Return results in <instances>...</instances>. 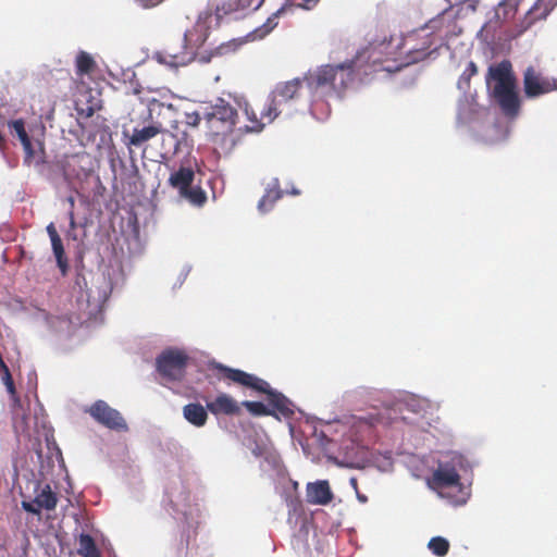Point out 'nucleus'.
<instances>
[{"label":"nucleus","instance_id":"obj_19","mask_svg":"<svg viewBox=\"0 0 557 557\" xmlns=\"http://www.w3.org/2000/svg\"><path fill=\"white\" fill-rule=\"evenodd\" d=\"M268 111V102L264 104L260 112V117L248 104L245 106L244 112L248 120V124L245 125L246 132H261L267 124H271L277 116H264Z\"/></svg>","mask_w":557,"mask_h":557},{"label":"nucleus","instance_id":"obj_30","mask_svg":"<svg viewBox=\"0 0 557 557\" xmlns=\"http://www.w3.org/2000/svg\"><path fill=\"white\" fill-rule=\"evenodd\" d=\"M9 127L11 129V134L13 136H16L20 139L22 145H23V143L32 139L25 129V123L22 119L14 120V121L10 122Z\"/></svg>","mask_w":557,"mask_h":557},{"label":"nucleus","instance_id":"obj_40","mask_svg":"<svg viewBox=\"0 0 557 557\" xmlns=\"http://www.w3.org/2000/svg\"><path fill=\"white\" fill-rule=\"evenodd\" d=\"M69 222H70L71 230H75L76 228V222H75L74 210H70V212H69Z\"/></svg>","mask_w":557,"mask_h":557},{"label":"nucleus","instance_id":"obj_9","mask_svg":"<svg viewBox=\"0 0 557 557\" xmlns=\"http://www.w3.org/2000/svg\"><path fill=\"white\" fill-rule=\"evenodd\" d=\"M202 114L206 121L220 122L226 131H232L238 119L237 110L222 98H219L214 104L206 107Z\"/></svg>","mask_w":557,"mask_h":557},{"label":"nucleus","instance_id":"obj_45","mask_svg":"<svg viewBox=\"0 0 557 557\" xmlns=\"http://www.w3.org/2000/svg\"><path fill=\"white\" fill-rule=\"evenodd\" d=\"M188 124H190V114L187 115Z\"/></svg>","mask_w":557,"mask_h":557},{"label":"nucleus","instance_id":"obj_4","mask_svg":"<svg viewBox=\"0 0 557 557\" xmlns=\"http://www.w3.org/2000/svg\"><path fill=\"white\" fill-rule=\"evenodd\" d=\"M207 33L202 25H196L184 33L182 44H169L165 54L170 59L169 64L184 66L195 60L197 50L205 44Z\"/></svg>","mask_w":557,"mask_h":557},{"label":"nucleus","instance_id":"obj_25","mask_svg":"<svg viewBox=\"0 0 557 557\" xmlns=\"http://www.w3.org/2000/svg\"><path fill=\"white\" fill-rule=\"evenodd\" d=\"M243 11L238 0H224L215 7L214 16L218 22L234 13Z\"/></svg>","mask_w":557,"mask_h":557},{"label":"nucleus","instance_id":"obj_28","mask_svg":"<svg viewBox=\"0 0 557 557\" xmlns=\"http://www.w3.org/2000/svg\"><path fill=\"white\" fill-rule=\"evenodd\" d=\"M243 44L244 41L242 39H232L227 42H223L211 52V57L233 53L237 51Z\"/></svg>","mask_w":557,"mask_h":557},{"label":"nucleus","instance_id":"obj_13","mask_svg":"<svg viewBox=\"0 0 557 557\" xmlns=\"http://www.w3.org/2000/svg\"><path fill=\"white\" fill-rule=\"evenodd\" d=\"M523 87L524 92L529 98L537 97L540 95L549 92L553 89L550 84L546 81H543L532 66H529L524 72Z\"/></svg>","mask_w":557,"mask_h":557},{"label":"nucleus","instance_id":"obj_14","mask_svg":"<svg viewBox=\"0 0 557 557\" xmlns=\"http://www.w3.org/2000/svg\"><path fill=\"white\" fill-rule=\"evenodd\" d=\"M307 503L311 505H327L334 495L327 481L308 483L306 487Z\"/></svg>","mask_w":557,"mask_h":557},{"label":"nucleus","instance_id":"obj_3","mask_svg":"<svg viewBox=\"0 0 557 557\" xmlns=\"http://www.w3.org/2000/svg\"><path fill=\"white\" fill-rule=\"evenodd\" d=\"M490 75L495 81L492 91L494 100L505 116L516 117L520 112L521 101L510 62L503 61L495 66H491Z\"/></svg>","mask_w":557,"mask_h":557},{"label":"nucleus","instance_id":"obj_34","mask_svg":"<svg viewBox=\"0 0 557 557\" xmlns=\"http://www.w3.org/2000/svg\"><path fill=\"white\" fill-rule=\"evenodd\" d=\"M22 505V508L27 511V512H30V513H34V515H40V508L38 505H36L34 503V500L30 503V502H26V500H23L21 503Z\"/></svg>","mask_w":557,"mask_h":557},{"label":"nucleus","instance_id":"obj_23","mask_svg":"<svg viewBox=\"0 0 557 557\" xmlns=\"http://www.w3.org/2000/svg\"><path fill=\"white\" fill-rule=\"evenodd\" d=\"M180 197L196 207H202L207 202V193L200 186L190 185L180 194Z\"/></svg>","mask_w":557,"mask_h":557},{"label":"nucleus","instance_id":"obj_11","mask_svg":"<svg viewBox=\"0 0 557 557\" xmlns=\"http://www.w3.org/2000/svg\"><path fill=\"white\" fill-rule=\"evenodd\" d=\"M163 132V125L161 122L151 121L148 125L143 127L136 126L133 128L132 134H127L123 131L125 138V145L127 147H143L147 141L154 138Z\"/></svg>","mask_w":557,"mask_h":557},{"label":"nucleus","instance_id":"obj_8","mask_svg":"<svg viewBox=\"0 0 557 557\" xmlns=\"http://www.w3.org/2000/svg\"><path fill=\"white\" fill-rule=\"evenodd\" d=\"M95 421L99 424L117 432L128 430L123 416L116 409L110 407L104 400L95 401L87 410Z\"/></svg>","mask_w":557,"mask_h":557},{"label":"nucleus","instance_id":"obj_1","mask_svg":"<svg viewBox=\"0 0 557 557\" xmlns=\"http://www.w3.org/2000/svg\"><path fill=\"white\" fill-rule=\"evenodd\" d=\"M391 44L392 39L386 44V37L381 41L373 40L359 50L351 60L336 65H321L313 73L307 75L305 81L313 90L330 87L338 96H342L356 77L376 71V65L383 61L381 54L391 53L386 51Z\"/></svg>","mask_w":557,"mask_h":557},{"label":"nucleus","instance_id":"obj_22","mask_svg":"<svg viewBox=\"0 0 557 557\" xmlns=\"http://www.w3.org/2000/svg\"><path fill=\"white\" fill-rule=\"evenodd\" d=\"M34 503L38 505L40 509L53 510L57 507L58 497L55 493L51 491L50 485L46 484L34 498Z\"/></svg>","mask_w":557,"mask_h":557},{"label":"nucleus","instance_id":"obj_39","mask_svg":"<svg viewBox=\"0 0 557 557\" xmlns=\"http://www.w3.org/2000/svg\"><path fill=\"white\" fill-rule=\"evenodd\" d=\"M304 3L301 4V8L306 9V10H310L312 9L313 7L317 5V3L320 1V0H302Z\"/></svg>","mask_w":557,"mask_h":557},{"label":"nucleus","instance_id":"obj_10","mask_svg":"<svg viewBox=\"0 0 557 557\" xmlns=\"http://www.w3.org/2000/svg\"><path fill=\"white\" fill-rule=\"evenodd\" d=\"M429 485L433 490L461 486L460 475L453 465L448 462L440 463L437 469L433 471Z\"/></svg>","mask_w":557,"mask_h":557},{"label":"nucleus","instance_id":"obj_24","mask_svg":"<svg viewBox=\"0 0 557 557\" xmlns=\"http://www.w3.org/2000/svg\"><path fill=\"white\" fill-rule=\"evenodd\" d=\"M77 553L82 557H100V552L96 546L94 539L89 534H81L78 540Z\"/></svg>","mask_w":557,"mask_h":557},{"label":"nucleus","instance_id":"obj_44","mask_svg":"<svg viewBox=\"0 0 557 557\" xmlns=\"http://www.w3.org/2000/svg\"><path fill=\"white\" fill-rule=\"evenodd\" d=\"M199 116L197 115L196 119H193L194 125H197L199 123Z\"/></svg>","mask_w":557,"mask_h":557},{"label":"nucleus","instance_id":"obj_33","mask_svg":"<svg viewBox=\"0 0 557 557\" xmlns=\"http://www.w3.org/2000/svg\"><path fill=\"white\" fill-rule=\"evenodd\" d=\"M0 374L2 375V380H3L4 385L7 386L8 392L10 394H14L15 386H14V382H13L12 375L10 373V370L5 369V371L1 372Z\"/></svg>","mask_w":557,"mask_h":557},{"label":"nucleus","instance_id":"obj_41","mask_svg":"<svg viewBox=\"0 0 557 557\" xmlns=\"http://www.w3.org/2000/svg\"><path fill=\"white\" fill-rule=\"evenodd\" d=\"M67 202L70 203V207H71V209H70V210H74V206H75V199H74V197L70 196V197L67 198Z\"/></svg>","mask_w":557,"mask_h":557},{"label":"nucleus","instance_id":"obj_18","mask_svg":"<svg viewBox=\"0 0 557 557\" xmlns=\"http://www.w3.org/2000/svg\"><path fill=\"white\" fill-rule=\"evenodd\" d=\"M283 190L280 181L274 178L265 188L264 195L258 202V210L261 213H267L274 207L275 202L283 197Z\"/></svg>","mask_w":557,"mask_h":557},{"label":"nucleus","instance_id":"obj_2","mask_svg":"<svg viewBox=\"0 0 557 557\" xmlns=\"http://www.w3.org/2000/svg\"><path fill=\"white\" fill-rule=\"evenodd\" d=\"M213 369L221 372L225 379L238 385L267 394L268 407L274 410L275 417L276 413H280L285 418H288L294 413L290 408V401L282 393L272 389L267 381L243 370L226 367L222 363L213 364Z\"/></svg>","mask_w":557,"mask_h":557},{"label":"nucleus","instance_id":"obj_36","mask_svg":"<svg viewBox=\"0 0 557 557\" xmlns=\"http://www.w3.org/2000/svg\"><path fill=\"white\" fill-rule=\"evenodd\" d=\"M163 107V103L153 99L150 101L149 106H148V114H147V120H152V112L158 108V109H161Z\"/></svg>","mask_w":557,"mask_h":557},{"label":"nucleus","instance_id":"obj_12","mask_svg":"<svg viewBox=\"0 0 557 557\" xmlns=\"http://www.w3.org/2000/svg\"><path fill=\"white\" fill-rule=\"evenodd\" d=\"M24 150L23 163L25 166L38 168L47 162V154L44 141L28 140L22 145Z\"/></svg>","mask_w":557,"mask_h":557},{"label":"nucleus","instance_id":"obj_21","mask_svg":"<svg viewBox=\"0 0 557 557\" xmlns=\"http://www.w3.org/2000/svg\"><path fill=\"white\" fill-rule=\"evenodd\" d=\"M182 140L177 138V136L169 131H164L161 133V151L159 152V157L161 161L169 160L173 154L178 151L180 145Z\"/></svg>","mask_w":557,"mask_h":557},{"label":"nucleus","instance_id":"obj_35","mask_svg":"<svg viewBox=\"0 0 557 557\" xmlns=\"http://www.w3.org/2000/svg\"><path fill=\"white\" fill-rule=\"evenodd\" d=\"M139 5H141L145 9H150L159 5L164 0H135Z\"/></svg>","mask_w":557,"mask_h":557},{"label":"nucleus","instance_id":"obj_29","mask_svg":"<svg viewBox=\"0 0 557 557\" xmlns=\"http://www.w3.org/2000/svg\"><path fill=\"white\" fill-rule=\"evenodd\" d=\"M429 548L434 555L442 557L448 553L449 543L446 539L436 536L430 540Z\"/></svg>","mask_w":557,"mask_h":557},{"label":"nucleus","instance_id":"obj_31","mask_svg":"<svg viewBox=\"0 0 557 557\" xmlns=\"http://www.w3.org/2000/svg\"><path fill=\"white\" fill-rule=\"evenodd\" d=\"M286 8H292V5L288 4L280 8L271 16L268 17L263 26L267 27L268 30L273 29L277 25V18L285 12Z\"/></svg>","mask_w":557,"mask_h":557},{"label":"nucleus","instance_id":"obj_20","mask_svg":"<svg viewBox=\"0 0 557 557\" xmlns=\"http://www.w3.org/2000/svg\"><path fill=\"white\" fill-rule=\"evenodd\" d=\"M183 416L190 424L197 428L203 426L208 420L206 408L198 403H191L184 406Z\"/></svg>","mask_w":557,"mask_h":557},{"label":"nucleus","instance_id":"obj_7","mask_svg":"<svg viewBox=\"0 0 557 557\" xmlns=\"http://www.w3.org/2000/svg\"><path fill=\"white\" fill-rule=\"evenodd\" d=\"M304 79L294 78L276 84L268 101V111L264 116H278L283 113L284 107L300 96Z\"/></svg>","mask_w":557,"mask_h":557},{"label":"nucleus","instance_id":"obj_26","mask_svg":"<svg viewBox=\"0 0 557 557\" xmlns=\"http://www.w3.org/2000/svg\"><path fill=\"white\" fill-rule=\"evenodd\" d=\"M96 69V62L91 55L85 51H81L76 57V74L78 76L89 75Z\"/></svg>","mask_w":557,"mask_h":557},{"label":"nucleus","instance_id":"obj_6","mask_svg":"<svg viewBox=\"0 0 557 557\" xmlns=\"http://www.w3.org/2000/svg\"><path fill=\"white\" fill-rule=\"evenodd\" d=\"M428 30L429 27L425 26L404 38L401 49H404L409 63L424 60L429 55L432 46L436 44V36Z\"/></svg>","mask_w":557,"mask_h":557},{"label":"nucleus","instance_id":"obj_17","mask_svg":"<svg viewBox=\"0 0 557 557\" xmlns=\"http://www.w3.org/2000/svg\"><path fill=\"white\" fill-rule=\"evenodd\" d=\"M195 180V172L191 166H185L181 165L177 170H174L169 178L168 184L173 189H176L178 191V195L187 187H190L193 185Z\"/></svg>","mask_w":557,"mask_h":557},{"label":"nucleus","instance_id":"obj_37","mask_svg":"<svg viewBox=\"0 0 557 557\" xmlns=\"http://www.w3.org/2000/svg\"><path fill=\"white\" fill-rule=\"evenodd\" d=\"M478 73V67L474 62H470L465 70L462 76H467V78L471 77L472 75H475Z\"/></svg>","mask_w":557,"mask_h":557},{"label":"nucleus","instance_id":"obj_5","mask_svg":"<svg viewBox=\"0 0 557 557\" xmlns=\"http://www.w3.org/2000/svg\"><path fill=\"white\" fill-rule=\"evenodd\" d=\"M188 359L185 351L169 348L157 357L156 368L162 379L178 382L185 376Z\"/></svg>","mask_w":557,"mask_h":557},{"label":"nucleus","instance_id":"obj_43","mask_svg":"<svg viewBox=\"0 0 557 557\" xmlns=\"http://www.w3.org/2000/svg\"><path fill=\"white\" fill-rule=\"evenodd\" d=\"M199 116L197 115L196 119H193L194 125H197L199 123Z\"/></svg>","mask_w":557,"mask_h":557},{"label":"nucleus","instance_id":"obj_42","mask_svg":"<svg viewBox=\"0 0 557 557\" xmlns=\"http://www.w3.org/2000/svg\"><path fill=\"white\" fill-rule=\"evenodd\" d=\"M490 26H491V22H490V23H486V24L482 27L481 33H483V32H486V33H487V32H488V29H490Z\"/></svg>","mask_w":557,"mask_h":557},{"label":"nucleus","instance_id":"obj_32","mask_svg":"<svg viewBox=\"0 0 557 557\" xmlns=\"http://www.w3.org/2000/svg\"><path fill=\"white\" fill-rule=\"evenodd\" d=\"M238 1H239V4H240L243 11L248 10V9L256 11L264 2V0H238Z\"/></svg>","mask_w":557,"mask_h":557},{"label":"nucleus","instance_id":"obj_15","mask_svg":"<svg viewBox=\"0 0 557 557\" xmlns=\"http://www.w3.org/2000/svg\"><path fill=\"white\" fill-rule=\"evenodd\" d=\"M47 233L51 240V247H52V251L55 257V260H57V265H58L61 274L63 276H65L69 271V260L65 255L62 239L52 222L47 226Z\"/></svg>","mask_w":557,"mask_h":557},{"label":"nucleus","instance_id":"obj_16","mask_svg":"<svg viewBox=\"0 0 557 557\" xmlns=\"http://www.w3.org/2000/svg\"><path fill=\"white\" fill-rule=\"evenodd\" d=\"M207 409L218 416H234L240 413V407L237 401L227 394H220L213 400L207 403Z\"/></svg>","mask_w":557,"mask_h":557},{"label":"nucleus","instance_id":"obj_38","mask_svg":"<svg viewBox=\"0 0 557 557\" xmlns=\"http://www.w3.org/2000/svg\"><path fill=\"white\" fill-rule=\"evenodd\" d=\"M521 1L522 0H504L502 3H499V5H508L511 8L512 12L516 13L517 8Z\"/></svg>","mask_w":557,"mask_h":557},{"label":"nucleus","instance_id":"obj_27","mask_svg":"<svg viewBox=\"0 0 557 557\" xmlns=\"http://www.w3.org/2000/svg\"><path fill=\"white\" fill-rule=\"evenodd\" d=\"M252 416H274V410L270 409L267 405L261 401H249L245 400L242 404Z\"/></svg>","mask_w":557,"mask_h":557}]
</instances>
